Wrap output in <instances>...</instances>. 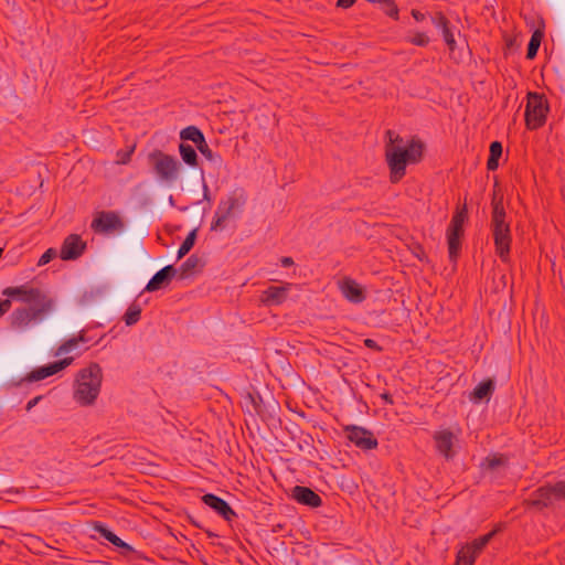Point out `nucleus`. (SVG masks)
I'll return each instance as SVG.
<instances>
[{"label":"nucleus","mask_w":565,"mask_h":565,"mask_svg":"<svg viewBox=\"0 0 565 565\" xmlns=\"http://www.w3.org/2000/svg\"><path fill=\"white\" fill-rule=\"evenodd\" d=\"M3 295L28 303L29 307L17 308L10 316L13 329L26 330L33 323L42 321L54 309V300L39 288H26L24 285L9 287Z\"/></svg>","instance_id":"obj_1"},{"label":"nucleus","mask_w":565,"mask_h":565,"mask_svg":"<svg viewBox=\"0 0 565 565\" xmlns=\"http://www.w3.org/2000/svg\"><path fill=\"white\" fill-rule=\"evenodd\" d=\"M388 141L385 146V158L391 172V182H398L406 173V166L417 163L423 158L424 143L412 138L408 141L393 132L386 131Z\"/></svg>","instance_id":"obj_2"},{"label":"nucleus","mask_w":565,"mask_h":565,"mask_svg":"<svg viewBox=\"0 0 565 565\" xmlns=\"http://www.w3.org/2000/svg\"><path fill=\"white\" fill-rule=\"evenodd\" d=\"M102 380V367L97 363L82 369L76 376L74 399L82 406L93 405L99 395Z\"/></svg>","instance_id":"obj_3"},{"label":"nucleus","mask_w":565,"mask_h":565,"mask_svg":"<svg viewBox=\"0 0 565 565\" xmlns=\"http://www.w3.org/2000/svg\"><path fill=\"white\" fill-rule=\"evenodd\" d=\"M507 214L501 201L493 200L491 227L495 249L501 259H505L510 253L512 242L510 224L505 221Z\"/></svg>","instance_id":"obj_4"},{"label":"nucleus","mask_w":565,"mask_h":565,"mask_svg":"<svg viewBox=\"0 0 565 565\" xmlns=\"http://www.w3.org/2000/svg\"><path fill=\"white\" fill-rule=\"evenodd\" d=\"M148 161L159 182L171 185L178 181L181 163L175 157L156 149L148 154Z\"/></svg>","instance_id":"obj_5"},{"label":"nucleus","mask_w":565,"mask_h":565,"mask_svg":"<svg viewBox=\"0 0 565 565\" xmlns=\"http://www.w3.org/2000/svg\"><path fill=\"white\" fill-rule=\"evenodd\" d=\"M468 217L466 206L458 210L451 218L447 230V242L449 257L455 258L461 248V237L463 235V223Z\"/></svg>","instance_id":"obj_6"},{"label":"nucleus","mask_w":565,"mask_h":565,"mask_svg":"<svg viewBox=\"0 0 565 565\" xmlns=\"http://www.w3.org/2000/svg\"><path fill=\"white\" fill-rule=\"evenodd\" d=\"M547 106L537 93H529L525 109V122L529 129H537L544 125Z\"/></svg>","instance_id":"obj_7"},{"label":"nucleus","mask_w":565,"mask_h":565,"mask_svg":"<svg viewBox=\"0 0 565 565\" xmlns=\"http://www.w3.org/2000/svg\"><path fill=\"white\" fill-rule=\"evenodd\" d=\"M90 227L97 234L109 235L121 232L125 224L117 212L102 211L95 215Z\"/></svg>","instance_id":"obj_8"},{"label":"nucleus","mask_w":565,"mask_h":565,"mask_svg":"<svg viewBox=\"0 0 565 565\" xmlns=\"http://www.w3.org/2000/svg\"><path fill=\"white\" fill-rule=\"evenodd\" d=\"M164 285H146L142 291L130 303L127 311L125 312L122 320L126 326L130 327L136 324L140 320L142 308L149 303V297L147 294L160 290Z\"/></svg>","instance_id":"obj_9"},{"label":"nucleus","mask_w":565,"mask_h":565,"mask_svg":"<svg viewBox=\"0 0 565 565\" xmlns=\"http://www.w3.org/2000/svg\"><path fill=\"white\" fill-rule=\"evenodd\" d=\"M348 439L362 450H372L377 448L379 441L374 434L360 426H348L345 428Z\"/></svg>","instance_id":"obj_10"},{"label":"nucleus","mask_w":565,"mask_h":565,"mask_svg":"<svg viewBox=\"0 0 565 565\" xmlns=\"http://www.w3.org/2000/svg\"><path fill=\"white\" fill-rule=\"evenodd\" d=\"M86 243L77 234L68 235L61 247V258L64 260H71L78 258L85 250Z\"/></svg>","instance_id":"obj_11"},{"label":"nucleus","mask_w":565,"mask_h":565,"mask_svg":"<svg viewBox=\"0 0 565 565\" xmlns=\"http://www.w3.org/2000/svg\"><path fill=\"white\" fill-rule=\"evenodd\" d=\"M73 360V358H65L51 364L34 369L31 373H29L26 380L30 382L44 380L71 365Z\"/></svg>","instance_id":"obj_12"},{"label":"nucleus","mask_w":565,"mask_h":565,"mask_svg":"<svg viewBox=\"0 0 565 565\" xmlns=\"http://www.w3.org/2000/svg\"><path fill=\"white\" fill-rule=\"evenodd\" d=\"M246 200L247 198L245 191L242 189H236L231 192L226 199L218 203V207L223 213H225V215L230 217L234 214L235 211H242Z\"/></svg>","instance_id":"obj_13"},{"label":"nucleus","mask_w":565,"mask_h":565,"mask_svg":"<svg viewBox=\"0 0 565 565\" xmlns=\"http://www.w3.org/2000/svg\"><path fill=\"white\" fill-rule=\"evenodd\" d=\"M291 498L299 504L310 508H319L322 505L321 497L308 487L295 486L291 490Z\"/></svg>","instance_id":"obj_14"},{"label":"nucleus","mask_w":565,"mask_h":565,"mask_svg":"<svg viewBox=\"0 0 565 565\" xmlns=\"http://www.w3.org/2000/svg\"><path fill=\"white\" fill-rule=\"evenodd\" d=\"M202 501L226 521H231L234 516H236V513L230 507V504L224 499L213 493L204 494L202 497Z\"/></svg>","instance_id":"obj_15"},{"label":"nucleus","mask_w":565,"mask_h":565,"mask_svg":"<svg viewBox=\"0 0 565 565\" xmlns=\"http://www.w3.org/2000/svg\"><path fill=\"white\" fill-rule=\"evenodd\" d=\"M431 22L437 29L441 30V34L446 45L448 46L450 52H454L457 42L455 40L454 31L449 25L450 23L448 19L443 13H438L436 17L431 18Z\"/></svg>","instance_id":"obj_16"},{"label":"nucleus","mask_w":565,"mask_h":565,"mask_svg":"<svg viewBox=\"0 0 565 565\" xmlns=\"http://www.w3.org/2000/svg\"><path fill=\"white\" fill-rule=\"evenodd\" d=\"M287 296V287L270 285L268 289L263 291L260 301L266 306H278L286 300Z\"/></svg>","instance_id":"obj_17"},{"label":"nucleus","mask_w":565,"mask_h":565,"mask_svg":"<svg viewBox=\"0 0 565 565\" xmlns=\"http://www.w3.org/2000/svg\"><path fill=\"white\" fill-rule=\"evenodd\" d=\"M437 450L445 456V458L449 459L454 456L451 452L452 443H454V434L450 430H440L437 431L434 436Z\"/></svg>","instance_id":"obj_18"},{"label":"nucleus","mask_w":565,"mask_h":565,"mask_svg":"<svg viewBox=\"0 0 565 565\" xmlns=\"http://www.w3.org/2000/svg\"><path fill=\"white\" fill-rule=\"evenodd\" d=\"M204 266L202 259L196 255H191L181 266L178 268V279L184 280L191 278L195 273L200 271Z\"/></svg>","instance_id":"obj_19"},{"label":"nucleus","mask_w":565,"mask_h":565,"mask_svg":"<svg viewBox=\"0 0 565 565\" xmlns=\"http://www.w3.org/2000/svg\"><path fill=\"white\" fill-rule=\"evenodd\" d=\"M556 497V491L553 487H541L535 492V498L531 504L539 509L547 508L552 504L553 498Z\"/></svg>","instance_id":"obj_20"},{"label":"nucleus","mask_w":565,"mask_h":565,"mask_svg":"<svg viewBox=\"0 0 565 565\" xmlns=\"http://www.w3.org/2000/svg\"><path fill=\"white\" fill-rule=\"evenodd\" d=\"M341 295L352 303H361L365 299L362 285H339Z\"/></svg>","instance_id":"obj_21"},{"label":"nucleus","mask_w":565,"mask_h":565,"mask_svg":"<svg viewBox=\"0 0 565 565\" xmlns=\"http://www.w3.org/2000/svg\"><path fill=\"white\" fill-rule=\"evenodd\" d=\"M495 384L494 381L488 379L486 381L480 382L471 393V399L475 402H480L482 399H489L492 393L494 392Z\"/></svg>","instance_id":"obj_22"},{"label":"nucleus","mask_w":565,"mask_h":565,"mask_svg":"<svg viewBox=\"0 0 565 565\" xmlns=\"http://www.w3.org/2000/svg\"><path fill=\"white\" fill-rule=\"evenodd\" d=\"M180 138L183 141H192L195 147L203 143L205 137L203 132L195 126H188L180 131Z\"/></svg>","instance_id":"obj_23"},{"label":"nucleus","mask_w":565,"mask_h":565,"mask_svg":"<svg viewBox=\"0 0 565 565\" xmlns=\"http://www.w3.org/2000/svg\"><path fill=\"white\" fill-rule=\"evenodd\" d=\"M196 148L201 152V154L211 163V166L214 169H220L222 167V164H223L222 157L218 153L213 152L211 150L206 140H204L203 143L199 145Z\"/></svg>","instance_id":"obj_24"},{"label":"nucleus","mask_w":565,"mask_h":565,"mask_svg":"<svg viewBox=\"0 0 565 565\" xmlns=\"http://www.w3.org/2000/svg\"><path fill=\"white\" fill-rule=\"evenodd\" d=\"M178 268H175L174 266L172 265H168L166 267H163L162 269H160L159 271H157L150 279L148 282H166V281H170L174 278L178 279Z\"/></svg>","instance_id":"obj_25"},{"label":"nucleus","mask_w":565,"mask_h":565,"mask_svg":"<svg viewBox=\"0 0 565 565\" xmlns=\"http://www.w3.org/2000/svg\"><path fill=\"white\" fill-rule=\"evenodd\" d=\"M179 152L184 163L190 167L198 166V154L195 149L185 142L179 145Z\"/></svg>","instance_id":"obj_26"},{"label":"nucleus","mask_w":565,"mask_h":565,"mask_svg":"<svg viewBox=\"0 0 565 565\" xmlns=\"http://www.w3.org/2000/svg\"><path fill=\"white\" fill-rule=\"evenodd\" d=\"M502 156V145L499 141H493L490 145V156L487 161L489 171H494L499 167V158Z\"/></svg>","instance_id":"obj_27"},{"label":"nucleus","mask_w":565,"mask_h":565,"mask_svg":"<svg viewBox=\"0 0 565 565\" xmlns=\"http://www.w3.org/2000/svg\"><path fill=\"white\" fill-rule=\"evenodd\" d=\"M497 530H493L476 540H473L471 543L466 544L467 547H470L471 552L475 553V555H479L482 550L487 546V544L492 540V537L495 535Z\"/></svg>","instance_id":"obj_28"},{"label":"nucleus","mask_w":565,"mask_h":565,"mask_svg":"<svg viewBox=\"0 0 565 565\" xmlns=\"http://www.w3.org/2000/svg\"><path fill=\"white\" fill-rule=\"evenodd\" d=\"M110 542L114 546L121 548V554L126 557L134 554L137 556V558H141V555L139 552H137L131 545L122 541L119 536H117L115 533L111 535Z\"/></svg>","instance_id":"obj_29"},{"label":"nucleus","mask_w":565,"mask_h":565,"mask_svg":"<svg viewBox=\"0 0 565 565\" xmlns=\"http://www.w3.org/2000/svg\"><path fill=\"white\" fill-rule=\"evenodd\" d=\"M110 542L114 546L121 548V554L126 557L134 554L137 556V558H141V555L139 552H137L131 545L122 541L119 536H117L115 533L111 535Z\"/></svg>","instance_id":"obj_30"},{"label":"nucleus","mask_w":565,"mask_h":565,"mask_svg":"<svg viewBox=\"0 0 565 565\" xmlns=\"http://www.w3.org/2000/svg\"><path fill=\"white\" fill-rule=\"evenodd\" d=\"M470 550L471 548L467 547L466 545L462 546L457 553L455 565H473L477 555H475V553L471 552Z\"/></svg>","instance_id":"obj_31"},{"label":"nucleus","mask_w":565,"mask_h":565,"mask_svg":"<svg viewBox=\"0 0 565 565\" xmlns=\"http://www.w3.org/2000/svg\"><path fill=\"white\" fill-rule=\"evenodd\" d=\"M542 38H543V34L539 30H536L532 34V36L530 39V42L527 44L526 58L533 60L536 56L537 51H539L540 45H541Z\"/></svg>","instance_id":"obj_32"},{"label":"nucleus","mask_w":565,"mask_h":565,"mask_svg":"<svg viewBox=\"0 0 565 565\" xmlns=\"http://www.w3.org/2000/svg\"><path fill=\"white\" fill-rule=\"evenodd\" d=\"M195 238H196V232L195 230L191 231L188 236L185 237V239L183 241V243L181 244L179 250H178V257L181 258L183 257L184 255H186L191 248L193 247L194 243H195Z\"/></svg>","instance_id":"obj_33"},{"label":"nucleus","mask_w":565,"mask_h":565,"mask_svg":"<svg viewBox=\"0 0 565 565\" xmlns=\"http://www.w3.org/2000/svg\"><path fill=\"white\" fill-rule=\"evenodd\" d=\"M507 460L502 455H493L490 457H487L482 463L483 467H486L489 470H494L500 466L505 465Z\"/></svg>","instance_id":"obj_34"},{"label":"nucleus","mask_w":565,"mask_h":565,"mask_svg":"<svg viewBox=\"0 0 565 565\" xmlns=\"http://www.w3.org/2000/svg\"><path fill=\"white\" fill-rule=\"evenodd\" d=\"M79 341H85L84 335H79L78 338L68 339L67 341H65L63 344H61L58 347L55 354L61 355L64 353H68L78 344Z\"/></svg>","instance_id":"obj_35"},{"label":"nucleus","mask_w":565,"mask_h":565,"mask_svg":"<svg viewBox=\"0 0 565 565\" xmlns=\"http://www.w3.org/2000/svg\"><path fill=\"white\" fill-rule=\"evenodd\" d=\"M79 341H85L84 335H79L78 338L68 339L67 341H65L63 344H61L58 347L55 354L61 355L64 353H68L78 344Z\"/></svg>","instance_id":"obj_36"},{"label":"nucleus","mask_w":565,"mask_h":565,"mask_svg":"<svg viewBox=\"0 0 565 565\" xmlns=\"http://www.w3.org/2000/svg\"><path fill=\"white\" fill-rule=\"evenodd\" d=\"M407 42L416 46H427L429 43V36L424 32H415L413 35L407 38Z\"/></svg>","instance_id":"obj_37"},{"label":"nucleus","mask_w":565,"mask_h":565,"mask_svg":"<svg viewBox=\"0 0 565 565\" xmlns=\"http://www.w3.org/2000/svg\"><path fill=\"white\" fill-rule=\"evenodd\" d=\"M383 6H384L383 10L386 15H388L390 18H392L394 20L399 19V10L394 0L385 1L383 3Z\"/></svg>","instance_id":"obj_38"},{"label":"nucleus","mask_w":565,"mask_h":565,"mask_svg":"<svg viewBox=\"0 0 565 565\" xmlns=\"http://www.w3.org/2000/svg\"><path fill=\"white\" fill-rule=\"evenodd\" d=\"M227 218H228V216L225 215V213H223L221 211V209L217 206L215 214H214V220H213L212 226H211L212 230H216V228L221 227Z\"/></svg>","instance_id":"obj_39"},{"label":"nucleus","mask_w":565,"mask_h":565,"mask_svg":"<svg viewBox=\"0 0 565 565\" xmlns=\"http://www.w3.org/2000/svg\"><path fill=\"white\" fill-rule=\"evenodd\" d=\"M93 529L99 533L105 540L109 541L114 532H111L104 523L95 522Z\"/></svg>","instance_id":"obj_40"},{"label":"nucleus","mask_w":565,"mask_h":565,"mask_svg":"<svg viewBox=\"0 0 565 565\" xmlns=\"http://www.w3.org/2000/svg\"><path fill=\"white\" fill-rule=\"evenodd\" d=\"M134 152V148L128 151H118L117 152V163L126 164L130 161L131 153Z\"/></svg>","instance_id":"obj_41"},{"label":"nucleus","mask_w":565,"mask_h":565,"mask_svg":"<svg viewBox=\"0 0 565 565\" xmlns=\"http://www.w3.org/2000/svg\"><path fill=\"white\" fill-rule=\"evenodd\" d=\"M55 250H53L52 248L47 249L39 259V265H45L47 264L54 256H55Z\"/></svg>","instance_id":"obj_42"},{"label":"nucleus","mask_w":565,"mask_h":565,"mask_svg":"<svg viewBox=\"0 0 565 565\" xmlns=\"http://www.w3.org/2000/svg\"><path fill=\"white\" fill-rule=\"evenodd\" d=\"M554 490L556 491V497L565 499V481H559L555 483Z\"/></svg>","instance_id":"obj_43"},{"label":"nucleus","mask_w":565,"mask_h":565,"mask_svg":"<svg viewBox=\"0 0 565 565\" xmlns=\"http://www.w3.org/2000/svg\"><path fill=\"white\" fill-rule=\"evenodd\" d=\"M11 308V300L3 299L0 301V317H2L6 312Z\"/></svg>","instance_id":"obj_44"},{"label":"nucleus","mask_w":565,"mask_h":565,"mask_svg":"<svg viewBox=\"0 0 565 565\" xmlns=\"http://www.w3.org/2000/svg\"><path fill=\"white\" fill-rule=\"evenodd\" d=\"M355 3V0H338L337 7L342 9L351 8Z\"/></svg>","instance_id":"obj_45"},{"label":"nucleus","mask_w":565,"mask_h":565,"mask_svg":"<svg viewBox=\"0 0 565 565\" xmlns=\"http://www.w3.org/2000/svg\"><path fill=\"white\" fill-rule=\"evenodd\" d=\"M414 255L419 259L423 260L425 258V252L422 246L417 245L414 247L413 250Z\"/></svg>","instance_id":"obj_46"},{"label":"nucleus","mask_w":565,"mask_h":565,"mask_svg":"<svg viewBox=\"0 0 565 565\" xmlns=\"http://www.w3.org/2000/svg\"><path fill=\"white\" fill-rule=\"evenodd\" d=\"M411 13H412V17L418 22L423 21L425 19V14L423 12H420L419 10L413 9Z\"/></svg>","instance_id":"obj_47"},{"label":"nucleus","mask_w":565,"mask_h":565,"mask_svg":"<svg viewBox=\"0 0 565 565\" xmlns=\"http://www.w3.org/2000/svg\"><path fill=\"white\" fill-rule=\"evenodd\" d=\"M364 344H365V347H367L370 349L380 350V347L377 345L376 341L373 339H365Z\"/></svg>","instance_id":"obj_48"},{"label":"nucleus","mask_w":565,"mask_h":565,"mask_svg":"<svg viewBox=\"0 0 565 565\" xmlns=\"http://www.w3.org/2000/svg\"><path fill=\"white\" fill-rule=\"evenodd\" d=\"M380 396L385 402V404L392 405L394 403L393 397L388 392H384Z\"/></svg>","instance_id":"obj_49"},{"label":"nucleus","mask_w":565,"mask_h":565,"mask_svg":"<svg viewBox=\"0 0 565 565\" xmlns=\"http://www.w3.org/2000/svg\"><path fill=\"white\" fill-rule=\"evenodd\" d=\"M40 399H41V396H36V397L30 399L25 406V409L28 412L31 411L39 403Z\"/></svg>","instance_id":"obj_50"},{"label":"nucleus","mask_w":565,"mask_h":565,"mask_svg":"<svg viewBox=\"0 0 565 565\" xmlns=\"http://www.w3.org/2000/svg\"><path fill=\"white\" fill-rule=\"evenodd\" d=\"M281 266L289 267L294 265V259L291 257H282L280 259Z\"/></svg>","instance_id":"obj_51"},{"label":"nucleus","mask_w":565,"mask_h":565,"mask_svg":"<svg viewBox=\"0 0 565 565\" xmlns=\"http://www.w3.org/2000/svg\"><path fill=\"white\" fill-rule=\"evenodd\" d=\"M203 192H204V193H203L204 199H205V200H210V196H209V188H207V185H206L205 183L203 184Z\"/></svg>","instance_id":"obj_52"},{"label":"nucleus","mask_w":565,"mask_h":565,"mask_svg":"<svg viewBox=\"0 0 565 565\" xmlns=\"http://www.w3.org/2000/svg\"><path fill=\"white\" fill-rule=\"evenodd\" d=\"M342 282L350 284V282H355V281H354V280H352V279L345 278Z\"/></svg>","instance_id":"obj_53"}]
</instances>
